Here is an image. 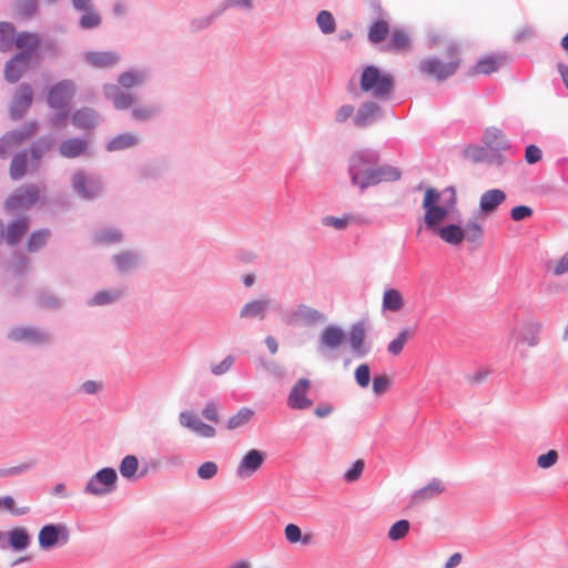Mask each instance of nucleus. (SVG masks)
Wrapping results in <instances>:
<instances>
[{"label":"nucleus","instance_id":"15","mask_svg":"<svg viewBox=\"0 0 568 568\" xmlns=\"http://www.w3.org/2000/svg\"><path fill=\"white\" fill-rule=\"evenodd\" d=\"M74 190L84 199H92L100 193L101 184L98 180L88 178L83 172H78L72 178Z\"/></svg>","mask_w":568,"mask_h":568},{"label":"nucleus","instance_id":"58","mask_svg":"<svg viewBox=\"0 0 568 568\" xmlns=\"http://www.w3.org/2000/svg\"><path fill=\"white\" fill-rule=\"evenodd\" d=\"M95 242L103 244H111L121 240V234L114 230H106L98 233L94 236Z\"/></svg>","mask_w":568,"mask_h":568},{"label":"nucleus","instance_id":"37","mask_svg":"<svg viewBox=\"0 0 568 568\" xmlns=\"http://www.w3.org/2000/svg\"><path fill=\"white\" fill-rule=\"evenodd\" d=\"M145 75L141 71H126L119 75L118 82L124 89L141 85L144 82Z\"/></svg>","mask_w":568,"mask_h":568},{"label":"nucleus","instance_id":"60","mask_svg":"<svg viewBox=\"0 0 568 568\" xmlns=\"http://www.w3.org/2000/svg\"><path fill=\"white\" fill-rule=\"evenodd\" d=\"M217 474V465L214 462H205L197 468V476L202 479H211Z\"/></svg>","mask_w":568,"mask_h":568},{"label":"nucleus","instance_id":"38","mask_svg":"<svg viewBox=\"0 0 568 568\" xmlns=\"http://www.w3.org/2000/svg\"><path fill=\"white\" fill-rule=\"evenodd\" d=\"M254 412L247 407L241 408L235 415L227 419L226 428L229 430L236 429L247 424L253 417Z\"/></svg>","mask_w":568,"mask_h":568},{"label":"nucleus","instance_id":"23","mask_svg":"<svg viewBox=\"0 0 568 568\" xmlns=\"http://www.w3.org/2000/svg\"><path fill=\"white\" fill-rule=\"evenodd\" d=\"M483 142L487 148L496 151L506 150L509 146L507 136L499 128L496 126H489L486 129L483 135Z\"/></svg>","mask_w":568,"mask_h":568},{"label":"nucleus","instance_id":"53","mask_svg":"<svg viewBox=\"0 0 568 568\" xmlns=\"http://www.w3.org/2000/svg\"><path fill=\"white\" fill-rule=\"evenodd\" d=\"M392 386V378L386 374L376 375L373 378V393L375 395H383L385 394Z\"/></svg>","mask_w":568,"mask_h":568},{"label":"nucleus","instance_id":"32","mask_svg":"<svg viewBox=\"0 0 568 568\" xmlns=\"http://www.w3.org/2000/svg\"><path fill=\"white\" fill-rule=\"evenodd\" d=\"M366 337V329L363 323H357L352 326L349 333V342L353 351L359 355H365L364 341Z\"/></svg>","mask_w":568,"mask_h":568},{"label":"nucleus","instance_id":"24","mask_svg":"<svg viewBox=\"0 0 568 568\" xmlns=\"http://www.w3.org/2000/svg\"><path fill=\"white\" fill-rule=\"evenodd\" d=\"M14 45L17 49L21 50L20 52L28 53L30 59L40 45V37L32 32H19L16 36Z\"/></svg>","mask_w":568,"mask_h":568},{"label":"nucleus","instance_id":"43","mask_svg":"<svg viewBox=\"0 0 568 568\" xmlns=\"http://www.w3.org/2000/svg\"><path fill=\"white\" fill-rule=\"evenodd\" d=\"M139 469V460L133 455L125 456L120 464V473L122 477L126 479L136 478V473Z\"/></svg>","mask_w":568,"mask_h":568},{"label":"nucleus","instance_id":"49","mask_svg":"<svg viewBox=\"0 0 568 568\" xmlns=\"http://www.w3.org/2000/svg\"><path fill=\"white\" fill-rule=\"evenodd\" d=\"M410 524L406 519H402L393 524L388 530V538L393 541L403 539L409 531Z\"/></svg>","mask_w":568,"mask_h":568},{"label":"nucleus","instance_id":"40","mask_svg":"<svg viewBox=\"0 0 568 568\" xmlns=\"http://www.w3.org/2000/svg\"><path fill=\"white\" fill-rule=\"evenodd\" d=\"M27 154L18 153L10 164V176L12 180H20L27 173Z\"/></svg>","mask_w":568,"mask_h":568},{"label":"nucleus","instance_id":"19","mask_svg":"<svg viewBox=\"0 0 568 568\" xmlns=\"http://www.w3.org/2000/svg\"><path fill=\"white\" fill-rule=\"evenodd\" d=\"M346 339V335L344 331L336 325L326 326L320 336V344L324 349H337L339 348Z\"/></svg>","mask_w":568,"mask_h":568},{"label":"nucleus","instance_id":"18","mask_svg":"<svg viewBox=\"0 0 568 568\" xmlns=\"http://www.w3.org/2000/svg\"><path fill=\"white\" fill-rule=\"evenodd\" d=\"M310 384L307 378H301L292 387L287 399V404L291 408L305 409L312 406V400L306 397Z\"/></svg>","mask_w":568,"mask_h":568},{"label":"nucleus","instance_id":"63","mask_svg":"<svg viewBox=\"0 0 568 568\" xmlns=\"http://www.w3.org/2000/svg\"><path fill=\"white\" fill-rule=\"evenodd\" d=\"M284 534H285V538L291 544H296L302 539V531H301L300 527L295 524L286 525Z\"/></svg>","mask_w":568,"mask_h":568},{"label":"nucleus","instance_id":"41","mask_svg":"<svg viewBox=\"0 0 568 568\" xmlns=\"http://www.w3.org/2000/svg\"><path fill=\"white\" fill-rule=\"evenodd\" d=\"M29 540V535L23 528H14L9 532V544L14 550L27 548Z\"/></svg>","mask_w":568,"mask_h":568},{"label":"nucleus","instance_id":"5","mask_svg":"<svg viewBox=\"0 0 568 568\" xmlns=\"http://www.w3.org/2000/svg\"><path fill=\"white\" fill-rule=\"evenodd\" d=\"M400 178V172L390 165L375 166L367 178H362L357 172L355 175V185L366 189L382 182H393Z\"/></svg>","mask_w":568,"mask_h":568},{"label":"nucleus","instance_id":"27","mask_svg":"<svg viewBox=\"0 0 568 568\" xmlns=\"http://www.w3.org/2000/svg\"><path fill=\"white\" fill-rule=\"evenodd\" d=\"M378 105L374 102H365L363 103L355 116H354V123L359 126V128H364L366 125H368L374 119H376L377 114H378Z\"/></svg>","mask_w":568,"mask_h":568},{"label":"nucleus","instance_id":"8","mask_svg":"<svg viewBox=\"0 0 568 568\" xmlns=\"http://www.w3.org/2000/svg\"><path fill=\"white\" fill-rule=\"evenodd\" d=\"M325 320V315L320 311L305 304H300L287 315L286 323L290 325L311 326Z\"/></svg>","mask_w":568,"mask_h":568},{"label":"nucleus","instance_id":"26","mask_svg":"<svg viewBox=\"0 0 568 568\" xmlns=\"http://www.w3.org/2000/svg\"><path fill=\"white\" fill-rule=\"evenodd\" d=\"M88 148V143L83 139L71 138L63 141L59 146L62 156L73 159L82 155Z\"/></svg>","mask_w":568,"mask_h":568},{"label":"nucleus","instance_id":"7","mask_svg":"<svg viewBox=\"0 0 568 568\" xmlns=\"http://www.w3.org/2000/svg\"><path fill=\"white\" fill-rule=\"evenodd\" d=\"M38 540L42 549H50L58 544L64 545L69 541V530L65 525L49 524L40 529Z\"/></svg>","mask_w":568,"mask_h":568},{"label":"nucleus","instance_id":"31","mask_svg":"<svg viewBox=\"0 0 568 568\" xmlns=\"http://www.w3.org/2000/svg\"><path fill=\"white\" fill-rule=\"evenodd\" d=\"M29 227V221L26 217L13 221L7 229L6 240L10 245L17 244Z\"/></svg>","mask_w":568,"mask_h":568},{"label":"nucleus","instance_id":"54","mask_svg":"<svg viewBox=\"0 0 568 568\" xmlns=\"http://www.w3.org/2000/svg\"><path fill=\"white\" fill-rule=\"evenodd\" d=\"M16 10L21 17L29 18L37 12L38 4L36 0H19Z\"/></svg>","mask_w":568,"mask_h":568},{"label":"nucleus","instance_id":"25","mask_svg":"<svg viewBox=\"0 0 568 568\" xmlns=\"http://www.w3.org/2000/svg\"><path fill=\"white\" fill-rule=\"evenodd\" d=\"M382 307L393 313L400 312L405 307V298L396 288H386L383 293Z\"/></svg>","mask_w":568,"mask_h":568},{"label":"nucleus","instance_id":"6","mask_svg":"<svg viewBox=\"0 0 568 568\" xmlns=\"http://www.w3.org/2000/svg\"><path fill=\"white\" fill-rule=\"evenodd\" d=\"M40 191L37 186L26 185L18 189L7 199L4 207L9 212L28 209L38 201Z\"/></svg>","mask_w":568,"mask_h":568},{"label":"nucleus","instance_id":"1","mask_svg":"<svg viewBox=\"0 0 568 568\" xmlns=\"http://www.w3.org/2000/svg\"><path fill=\"white\" fill-rule=\"evenodd\" d=\"M457 204V194L454 187L437 191L428 187L425 191L422 206L425 211L424 223L426 227L436 233L444 242L450 245H459L465 234L463 229L456 224L440 226V224L453 213Z\"/></svg>","mask_w":568,"mask_h":568},{"label":"nucleus","instance_id":"3","mask_svg":"<svg viewBox=\"0 0 568 568\" xmlns=\"http://www.w3.org/2000/svg\"><path fill=\"white\" fill-rule=\"evenodd\" d=\"M448 61H442L438 58H428L420 62L419 70L438 81H443L454 75L460 65L459 48L450 43L447 48Z\"/></svg>","mask_w":568,"mask_h":568},{"label":"nucleus","instance_id":"64","mask_svg":"<svg viewBox=\"0 0 568 568\" xmlns=\"http://www.w3.org/2000/svg\"><path fill=\"white\" fill-rule=\"evenodd\" d=\"M532 215V210L527 205H518L511 209L510 216L514 221H521Z\"/></svg>","mask_w":568,"mask_h":568},{"label":"nucleus","instance_id":"10","mask_svg":"<svg viewBox=\"0 0 568 568\" xmlns=\"http://www.w3.org/2000/svg\"><path fill=\"white\" fill-rule=\"evenodd\" d=\"M378 156L366 152H357L351 158L349 174L355 184L356 172L362 178H367L377 164Z\"/></svg>","mask_w":568,"mask_h":568},{"label":"nucleus","instance_id":"9","mask_svg":"<svg viewBox=\"0 0 568 568\" xmlns=\"http://www.w3.org/2000/svg\"><path fill=\"white\" fill-rule=\"evenodd\" d=\"M74 84L63 80L53 85L48 93V104L57 110L65 109L74 95Z\"/></svg>","mask_w":568,"mask_h":568},{"label":"nucleus","instance_id":"45","mask_svg":"<svg viewBox=\"0 0 568 568\" xmlns=\"http://www.w3.org/2000/svg\"><path fill=\"white\" fill-rule=\"evenodd\" d=\"M7 510L13 516H22L30 511V507L24 505L17 507L13 497L4 496L0 497V510Z\"/></svg>","mask_w":568,"mask_h":568},{"label":"nucleus","instance_id":"46","mask_svg":"<svg viewBox=\"0 0 568 568\" xmlns=\"http://www.w3.org/2000/svg\"><path fill=\"white\" fill-rule=\"evenodd\" d=\"M516 342L534 346L537 344L536 331L531 326H524L514 333Z\"/></svg>","mask_w":568,"mask_h":568},{"label":"nucleus","instance_id":"21","mask_svg":"<svg viewBox=\"0 0 568 568\" xmlns=\"http://www.w3.org/2000/svg\"><path fill=\"white\" fill-rule=\"evenodd\" d=\"M104 94L118 110H125L134 103L133 95L121 91L115 84L104 85Z\"/></svg>","mask_w":568,"mask_h":568},{"label":"nucleus","instance_id":"36","mask_svg":"<svg viewBox=\"0 0 568 568\" xmlns=\"http://www.w3.org/2000/svg\"><path fill=\"white\" fill-rule=\"evenodd\" d=\"M38 130V125L36 122H29L24 124L21 129L8 132V136L13 141V143L18 146L27 139L31 138Z\"/></svg>","mask_w":568,"mask_h":568},{"label":"nucleus","instance_id":"50","mask_svg":"<svg viewBox=\"0 0 568 568\" xmlns=\"http://www.w3.org/2000/svg\"><path fill=\"white\" fill-rule=\"evenodd\" d=\"M49 236H50V232L48 230H41V231L33 232L28 240V244H27L28 250L30 252L38 251L45 244Z\"/></svg>","mask_w":568,"mask_h":568},{"label":"nucleus","instance_id":"2","mask_svg":"<svg viewBox=\"0 0 568 568\" xmlns=\"http://www.w3.org/2000/svg\"><path fill=\"white\" fill-rule=\"evenodd\" d=\"M394 84L393 75L375 65L365 67L361 73L359 88L362 92L368 93L376 99L389 98L394 90Z\"/></svg>","mask_w":568,"mask_h":568},{"label":"nucleus","instance_id":"20","mask_svg":"<svg viewBox=\"0 0 568 568\" xmlns=\"http://www.w3.org/2000/svg\"><path fill=\"white\" fill-rule=\"evenodd\" d=\"M506 200V194L499 189L484 192L479 199V210L483 214L489 215Z\"/></svg>","mask_w":568,"mask_h":568},{"label":"nucleus","instance_id":"51","mask_svg":"<svg viewBox=\"0 0 568 568\" xmlns=\"http://www.w3.org/2000/svg\"><path fill=\"white\" fill-rule=\"evenodd\" d=\"M463 231L465 239L473 243L478 242L484 235L483 226L475 220L469 221Z\"/></svg>","mask_w":568,"mask_h":568},{"label":"nucleus","instance_id":"47","mask_svg":"<svg viewBox=\"0 0 568 568\" xmlns=\"http://www.w3.org/2000/svg\"><path fill=\"white\" fill-rule=\"evenodd\" d=\"M53 145V141L50 138H40L31 145V156L38 162L40 159L48 153Z\"/></svg>","mask_w":568,"mask_h":568},{"label":"nucleus","instance_id":"11","mask_svg":"<svg viewBox=\"0 0 568 568\" xmlns=\"http://www.w3.org/2000/svg\"><path fill=\"white\" fill-rule=\"evenodd\" d=\"M8 337L14 342L31 345H42L49 341V335L34 327H14L8 333Z\"/></svg>","mask_w":568,"mask_h":568},{"label":"nucleus","instance_id":"55","mask_svg":"<svg viewBox=\"0 0 568 568\" xmlns=\"http://www.w3.org/2000/svg\"><path fill=\"white\" fill-rule=\"evenodd\" d=\"M364 467H365L364 460L357 459L353 464V466L347 471H345L344 479L347 483H354V481L358 480L363 474Z\"/></svg>","mask_w":568,"mask_h":568},{"label":"nucleus","instance_id":"29","mask_svg":"<svg viewBox=\"0 0 568 568\" xmlns=\"http://www.w3.org/2000/svg\"><path fill=\"white\" fill-rule=\"evenodd\" d=\"M501 64V59L493 55L483 58L469 71V75L490 74L495 72Z\"/></svg>","mask_w":568,"mask_h":568},{"label":"nucleus","instance_id":"14","mask_svg":"<svg viewBox=\"0 0 568 568\" xmlns=\"http://www.w3.org/2000/svg\"><path fill=\"white\" fill-rule=\"evenodd\" d=\"M29 67V54L26 52L17 53L10 59L4 68V78L10 83H16Z\"/></svg>","mask_w":568,"mask_h":568},{"label":"nucleus","instance_id":"33","mask_svg":"<svg viewBox=\"0 0 568 568\" xmlns=\"http://www.w3.org/2000/svg\"><path fill=\"white\" fill-rule=\"evenodd\" d=\"M16 31L14 27L10 22H0V51L1 52H9L13 44L16 39Z\"/></svg>","mask_w":568,"mask_h":568},{"label":"nucleus","instance_id":"62","mask_svg":"<svg viewBox=\"0 0 568 568\" xmlns=\"http://www.w3.org/2000/svg\"><path fill=\"white\" fill-rule=\"evenodd\" d=\"M322 222L326 226H332L336 230H343L349 224V217L325 216L323 217Z\"/></svg>","mask_w":568,"mask_h":568},{"label":"nucleus","instance_id":"22","mask_svg":"<svg viewBox=\"0 0 568 568\" xmlns=\"http://www.w3.org/2000/svg\"><path fill=\"white\" fill-rule=\"evenodd\" d=\"M87 62L97 69H106L115 65L120 61V55L115 52H88L85 54Z\"/></svg>","mask_w":568,"mask_h":568},{"label":"nucleus","instance_id":"13","mask_svg":"<svg viewBox=\"0 0 568 568\" xmlns=\"http://www.w3.org/2000/svg\"><path fill=\"white\" fill-rule=\"evenodd\" d=\"M272 305L268 297L256 298L243 305L240 312L242 318L263 321Z\"/></svg>","mask_w":568,"mask_h":568},{"label":"nucleus","instance_id":"42","mask_svg":"<svg viewBox=\"0 0 568 568\" xmlns=\"http://www.w3.org/2000/svg\"><path fill=\"white\" fill-rule=\"evenodd\" d=\"M410 47V39L403 30H394L388 42V48L395 51H405Z\"/></svg>","mask_w":568,"mask_h":568},{"label":"nucleus","instance_id":"12","mask_svg":"<svg viewBox=\"0 0 568 568\" xmlns=\"http://www.w3.org/2000/svg\"><path fill=\"white\" fill-rule=\"evenodd\" d=\"M265 460V454L257 449L248 450L241 459L236 475L240 478H248L256 473Z\"/></svg>","mask_w":568,"mask_h":568},{"label":"nucleus","instance_id":"34","mask_svg":"<svg viewBox=\"0 0 568 568\" xmlns=\"http://www.w3.org/2000/svg\"><path fill=\"white\" fill-rule=\"evenodd\" d=\"M72 122L75 126H78L80 129H90L95 124L97 118H95L94 112L91 109L85 108V109L78 110L73 114Z\"/></svg>","mask_w":568,"mask_h":568},{"label":"nucleus","instance_id":"30","mask_svg":"<svg viewBox=\"0 0 568 568\" xmlns=\"http://www.w3.org/2000/svg\"><path fill=\"white\" fill-rule=\"evenodd\" d=\"M139 143L138 135L133 133H121L114 136L106 145V150L110 152L121 151L135 146Z\"/></svg>","mask_w":568,"mask_h":568},{"label":"nucleus","instance_id":"17","mask_svg":"<svg viewBox=\"0 0 568 568\" xmlns=\"http://www.w3.org/2000/svg\"><path fill=\"white\" fill-rule=\"evenodd\" d=\"M179 422L183 427L193 430L201 437L212 438L216 435L213 426L203 423L192 413L182 412L179 416Z\"/></svg>","mask_w":568,"mask_h":568},{"label":"nucleus","instance_id":"16","mask_svg":"<svg viewBox=\"0 0 568 568\" xmlns=\"http://www.w3.org/2000/svg\"><path fill=\"white\" fill-rule=\"evenodd\" d=\"M33 99V92L29 84L19 87L13 95L11 105V115L14 119H20L24 112L30 108Z\"/></svg>","mask_w":568,"mask_h":568},{"label":"nucleus","instance_id":"59","mask_svg":"<svg viewBox=\"0 0 568 568\" xmlns=\"http://www.w3.org/2000/svg\"><path fill=\"white\" fill-rule=\"evenodd\" d=\"M558 460V453L555 449L548 450L546 454L540 455L537 458V465L540 468H550L554 466Z\"/></svg>","mask_w":568,"mask_h":568},{"label":"nucleus","instance_id":"4","mask_svg":"<svg viewBox=\"0 0 568 568\" xmlns=\"http://www.w3.org/2000/svg\"><path fill=\"white\" fill-rule=\"evenodd\" d=\"M116 481L118 474L113 468H102L89 479L84 493L95 497L109 495L116 488Z\"/></svg>","mask_w":568,"mask_h":568},{"label":"nucleus","instance_id":"48","mask_svg":"<svg viewBox=\"0 0 568 568\" xmlns=\"http://www.w3.org/2000/svg\"><path fill=\"white\" fill-rule=\"evenodd\" d=\"M83 14L80 18V26L83 29L97 28L101 24L100 14L92 8L82 10Z\"/></svg>","mask_w":568,"mask_h":568},{"label":"nucleus","instance_id":"52","mask_svg":"<svg viewBox=\"0 0 568 568\" xmlns=\"http://www.w3.org/2000/svg\"><path fill=\"white\" fill-rule=\"evenodd\" d=\"M316 22L324 33H333L335 31V20L331 12L323 10L317 14Z\"/></svg>","mask_w":568,"mask_h":568},{"label":"nucleus","instance_id":"44","mask_svg":"<svg viewBox=\"0 0 568 568\" xmlns=\"http://www.w3.org/2000/svg\"><path fill=\"white\" fill-rule=\"evenodd\" d=\"M546 270L555 276L568 274V251L560 258L548 261Z\"/></svg>","mask_w":568,"mask_h":568},{"label":"nucleus","instance_id":"28","mask_svg":"<svg viewBox=\"0 0 568 568\" xmlns=\"http://www.w3.org/2000/svg\"><path fill=\"white\" fill-rule=\"evenodd\" d=\"M444 490V484L440 480L434 479L425 487L416 490L413 495V500L415 503L428 500L440 495Z\"/></svg>","mask_w":568,"mask_h":568},{"label":"nucleus","instance_id":"61","mask_svg":"<svg viewBox=\"0 0 568 568\" xmlns=\"http://www.w3.org/2000/svg\"><path fill=\"white\" fill-rule=\"evenodd\" d=\"M202 416L206 420L217 424L220 422L219 406L213 402L207 403L202 409Z\"/></svg>","mask_w":568,"mask_h":568},{"label":"nucleus","instance_id":"57","mask_svg":"<svg viewBox=\"0 0 568 568\" xmlns=\"http://www.w3.org/2000/svg\"><path fill=\"white\" fill-rule=\"evenodd\" d=\"M115 263L121 272L131 270L135 263L136 257L131 253H123L115 256Z\"/></svg>","mask_w":568,"mask_h":568},{"label":"nucleus","instance_id":"56","mask_svg":"<svg viewBox=\"0 0 568 568\" xmlns=\"http://www.w3.org/2000/svg\"><path fill=\"white\" fill-rule=\"evenodd\" d=\"M355 381L359 387L365 388L368 386L371 381V369L367 364H361L355 369Z\"/></svg>","mask_w":568,"mask_h":568},{"label":"nucleus","instance_id":"39","mask_svg":"<svg viewBox=\"0 0 568 568\" xmlns=\"http://www.w3.org/2000/svg\"><path fill=\"white\" fill-rule=\"evenodd\" d=\"M389 33V26L385 20L374 22L368 30V39L373 43L382 42Z\"/></svg>","mask_w":568,"mask_h":568},{"label":"nucleus","instance_id":"35","mask_svg":"<svg viewBox=\"0 0 568 568\" xmlns=\"http://www.w3.org/2000/svg\"><path fill=\"white\" fill-rule=\"evenodd\" d=\"M414 335V329L410 328H404L402 329L397 336L389 342L387 346V351L394 355L397 356L402 353L405 344L408 342V339Z\"/></svg>","mask_w":568,"mask_h":568}]
</instances>
